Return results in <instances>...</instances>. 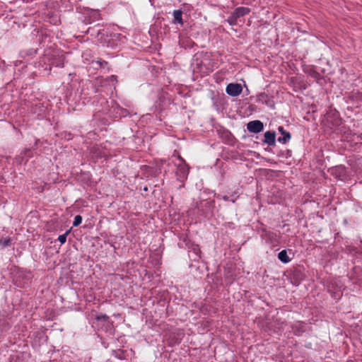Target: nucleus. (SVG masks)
Returning a JSON list of instances; mask_svg holds the SVG:
<instances>
[{
	"mask_svg": "<svg viewBox=\"0 0 362 362\" xmlns=\"http://www.w3.org/2000/svg\"><path fill=\"white\" fill-rule=\"evenodd\" d=\"M182 163L177 167V174L180 179L183 180L187 177L189 173V168L187 165L181 160Z\"/></svg>",
	"mask_w": 362,
	"mask_h": 362,
	"instance_id": "3",
	"label": "nucleus"
},
{
	"mask_svg": "<svg viewBox=\"0 0 362 362\" xmlns=\"http://www.w3.org/2000/svg\"><path fill=\"white\" fill-rule=\"evenodd\" d=\"M107 318V317L106 315H102V316H98V320H106Z\"/></svg>",
	"mask_w": 362,
	"mask_h": 362,
	"instance_id": "11",
	"label": "nucleus"
},
{
	"mask_svg": "<svg viewBox=\"0 0 362 362\" xmlns=\"http://www.w3.org/2000/svg\"><path fill=\"white\" fill-rule=\"evenodd\" d=\"M278 257L281 262L284 263H287L290 261L286 250L281 251L278 255Z\"/></svg>",
	"mask_w": 362,
	"mask_h": 362,
	"instance_id": "7",
	"label": "nucleus"
},
{
	"mask_svg": "<svg viewBox=\"0 0 362 362\" xmlns=\"http://www.w3.org/2000/svg\"><path fill=\"white\" fill-rule=\"evenodd\" d=\"M81 221H82V218H81V216H79V215H77V216H75V218H74V223H73V225H74V226H78V225L81 223Z\"/></svg>",
	"mask_w": 362,
	"mask_h": 362,
	"instance_id": "9",
	"label": "nucleus"
},
{
	"mask_svg": "<svg viewBox=\"0 0 362 362\" xmlns=\"http://www.w3.org/2000/svg\"><path fill=\"white\" fill-rule=\"evenodd\" d=\"M182 11L179 10H176L173 13L174 19L175 22H177L180 24H182Z\"/></svg>",
	"mask_w": 362,
	"mask_h": 362,
	"instance_id": "8",
	"label": "nucleus"
},
{
	"mask_svg": "<svg viewBox=\"0 0 362 362\" xmlns=\"http://www.w3.org/2000/svg\"><path fill=\"white\" fill-rule=\"evenodd\" d=\"M249 12H250V9L248 8L239 7L235 10V11L233 13V16L235 18H239L240 16H243L247 14Z\"/></svg>",
	"mask_w": 362,
	"mask_h": 362,
	"instance_id": "6",
	"label": "nucleus"
},
{
	"mask_svg": "<svg viewBox=\"0 0 362 362\" xmlns=\"http://www.w3.org/2000/svg\"><path fill=\"white\" fill-rule=\"evenodd\" d=\"M278 130L283 135V136L279 137L278 141L280 143L286 144L291 139V134L286 132L283 127H279Z\"/></svg>",
	"mask_w": 362,
	"mask_h": 362,
	"instance_id": "4",
	"label": "nucleus"
},
{
	"mask_svg": "<svg viewBox=\"0 0 362 362\" xmlns=\"http://www.w3.org/2000/svg\"><path fill=\"white\" fill-rule=\"evenodd\" d=\"M67 233H68V232L59 236L58 240L61 243V244L65 243V242L66 240Z\"/></svg>",
	"mask_w": 362,
	"mask_h": 362,
	"instance_id": "10",
	"label": "nucleus"
},
{
	"mask_svg": "<svg viewBox=\"0 0 362 362\" xmlns=\"http://www.w3.org/2000/svg\"><path fill=\"white\" fill-rule=\"evenodd\" d=\"M275 138L276 134L274 132H267L264 133V141L267 144L272 146L275 144Z\"/></svg>",
	"mask_w": 362,
	"mask_h": 362,
	"instance_id": "5",
	"label": "nucleus"
},
{
	"mask_svg": "<svg viewBox=\"0 0 362 362\" xmlns=\"http://www.w3.org/2000/svg\"><path fill=\"white\" fill-rule=\"evenodd\" d=\"M8 242H9V240H6V241H5V242H4V245H8Z\"/></svg>",
	"mask_w": 362,
	"mask_h": 362,
	"instance_id": "12",
	"label": "nucleus"
},
{
	"mask_svg": "<svg viewBox=\"0 0 362 362\" xmlns=\"http://www.w3.org/2000/svg\"><path fill=\"white\" fill-rule=\"evenodd\" d=\"M226 93L231 96H238L243 91V87L240 83H229L226 88Z\"/></svg>",
	"mask_w": 362,
	"mask_h": 362,
	"instance_id": "1",
	"label": "nucleus"
},
{
	"mask_svg": "<svg viewBox=\"0 0 362 362\" xmlns=\"http://www.w3.org/2000/svg\"><path fill=\"white\" fill-rule=\"evenodd\" d=\"M247 128L250 132L259 133L263 130L264 125L259 120H254L247 123Z\"/></svg>",
	"mask_w": 362,
	"mask_h": 362,
	"instance_id": "2",
	"label": "nucleus"
}]
</instances>
